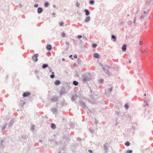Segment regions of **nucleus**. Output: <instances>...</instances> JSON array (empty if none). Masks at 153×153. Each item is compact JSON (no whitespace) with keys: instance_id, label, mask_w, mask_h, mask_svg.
I'll use <instances>...</instances> for the list:
<instances>
[{"instance_id":"f257e3e1","label":"nucleus","mask_w":153,"mask_h":153,"mask_svg":"<svg viewBox=\"0 0 153 153\" xmlns=\"http://www.w3.org/2000/svg\"><path fill=\"white\" fill-rule=\"evenodd\" d=\"M91 74L89 73L85 74L83 75L82 80L84 82L89 81L91 79Z\"/></svg>"},{"instance_id":"f03ea898","label":"nucleus","mask_w":153,"mask_h":153,"mask_svg":"<svg viewBox=\"0 0 153 153\" xmlns=\"http://www.w3.org/2000/svg\"><path fill=\"white\" fill-rule=\"evenodd\" d=\"M39 54L36 53L32 57V60L35 62H37L38 61V57L39 56Z\"/></svg>"},{"instance_id":"7ed1b4c3","label":"nucleus","mask_w":153,"mask_h":153,"mask_svg":"<svg viewBox=\"0 0 153 153\" xmlns=\"http://www.w3.org/2000/svg\"><path fill=\"white\" fill-rule=\"evenodd\" d=\"M101 66L102 67V68L105 73L106 74H109V72L108 71V69L109 68V67L107 66H105L104 67L102 65H101Z\"/></svg>"},{"instance_id":"20e7f679","label":"nucleus","mask_w":153,"mask_h":153,"mask_svg":"<svg viewBox=\"0 0 153 153\" xmlns=\"http://www.w3.org/2000/svg\"><path fill=\"white\" fill-rule=\"evenodd\" d=\"M58 97L57 96H54L52 98L49 99L50 101L51 102H55L58 100Z\"/></svg>"},{"instance_id":"39448f33","label":"nucleus","mask_w":153,"mask_h":153,"mask_svg":"<svg viewBox=\"0 0 153 153\" xmlns=\"http://www.w3.org/2000/svg\"><path fill=\"white\" fill-rule=\"evenodd\" d=\"M5 141L3 140H0V149L4 148L5 146L4 145V143Z\"/></svg>"},{"instance_id":"423d86ee","label":"nucleus","mask_w":153,"mask_h":153,"mask_svg":"<svg viewBox=\"0 0 153 153\" xmlns=\"http://www.w3.org/2000/svg\"><path fill=\"white\" fill-rule=\"evenodd\" d=\"M109 144L108 143H105L104 145V149L105 150V152H107L108 151V149L109 147Z\"/></svg>"},{"instance_id":"0eeeda50","label":"nucleus","mask_w":153,"mask_h":153,"mask_svg":"<svg viewBox=\"0 0 153 153\" xmlns=\"http://www.w3.org/2000/svg\"><path fill=\"white\" fill-rule=\"evenodd\" d=\"M149 112L147 111H145V113L144 114H142V116L144 117H149L150 115L149 114Z\"/></svg>"},{"instance_id":"6e6552de","label":"nucleus","mask_w":153,"mask_h":153,"mask_svg":"<svg viewBox=\"0 0 153 153\" xmlns=\"http://www.w3.org/2000/svg\"><path fill=\"white\" fill-rule=\"evenodd\" d=\"M30 93L29 92H25L23 94V96L24 97H26L30 96Z\"/></svg>"},{"instance_id":"1a4fd4ad","label":"nucleus","mask_w":153,"mask_h":153,"mask_svg":"<svg viewBox=\"0 0 153 153\" xmlns=\"http://www.w3.org/2000/svg\"><path fill=\"white\" fill-rule=\"evenodd\" d=\"M65 89L64 88H63L60 92V95H62L65 94Z\"/></svg>"},{"instance_id":"9d476101","label":"nucleus","mask_w":153,"mask_h":153,"mask_svg":"<svg viewBox=\"0 0 153 153\" xmlns=\"http://www.w3.org/2000/svg\"><path fill=\"white\" fill-rule=\"evenodd\" d=\"M79 103L80 104V105H81L82 108H84L86 107V106L85 103L83 102L80 101L79 102Z\"/></svg>"},{"instance_id":"9b49d317","label":"nucleus","mask_w":153,"mask_h":153,"mask_svg":"<svg viewBox=\"0 0 153 153\" xmlns=\"http://www.w3.org/2000/svg\"><path fill=\"white\" fill-rule=\"evenodd\" d=\"M43 11V9L41 7H39L37 9V12L38 13L40 14Z\"/></svg>"},{"instance_id":"f8f14e48","label":"nucleus","mask_w":153,"mask_h":153,"mask_svg":"<svg viewBox=\"0 0 153 153\" xmlns=\"http://www.w3.org/2000/svg\"><path fill=\"white\" fill-rule=\"evenodd\" d=\"M14 123V120H11L10 121L9 125L8 127H10L12 126Z\"/></svg>"},{"instance_id":"ddd939ff","label":"nucleus","mask_w":153,"mask_h":153,"mask_svg":"<svg viewBox=\"0 0 153 153\" xmlns=\"http://www.w3.org/2000/svg\"><path fill=\"white\" fill-rule=\"evenodd\" d=\"M127 48V45L126 44L123 45L122 47V50L123 51H125L126 50Z\"/></svg>"},{"instance_id":"4468645a","label":"nucleus","mask_w":153,"mask_h":153,"mask_svg":"<svg viewBox=\"0 0 153 153\" xmlns=\"http://www.w3.org/2000/svg\"><path fill=\"white\" fill-rule=\"evenodd\" d=\"M48 51H50L51 50L52 47L51 45H47L46 47Z\"/></svg>"},{"instance_id":"2eb2a0df","label":"nucleus","mask_w":153,"mask_h":153,"mask_svg":"<svg viewBox=\"0 0 153 153\" xmlns=\"http://www.w3.org/2000/svg\"><path fill=\"white\" fill-rule=\"evenodd\" d=\"M54 83L55 85H58L60 84L61 82L59 80H56L55 81Z\"/></svg>"},{"instance_id":"dca6fc26","label":"nucleus","mask_w":153,"mask_h":153,"mask_svg":"<svg viewBox=\"0 0 153 153\" xmlns=\"http://www.w3.org/2000/svg\"><path fill=\"white\" fill-rule=\"evenodd\" d=\"M51 110L53 114H56L57 113V109L56 108H52Z\"/></svg>"},{"instance_id":"f3484780","label":"nucleus","mask_w":153,"mask_h":153,"mask_svg":"<svg viewBox=\"0 0 153 153\" xmlns=\"http://www.w3.org/2000/svg\"><path fill=\"white\" fill-rule=\"evenodd\" d=\"M84 12H85V14L86 16H88L90 14L89 11L87 9H85Z\"/></svg>"},{"instance_id":"a211bd4d","label":"nucleus","mask_w":153,"mask_h":153,"mask_svg":"<svg viewBox=\"0 0 153 153\" xmlns=\"http://www.w3.org/2000/svg\"><path fill=\"white\" fill-rule=\"evenodd\" d=\"M48 65L47 64H43L42 66V67L43 69H45V68L48 67Z\"/></svg>"},{"instance_id":"6ab92c4d","label":"nucleus","mask_w":153,"mask_h":153,"mask_svg":"<svg viewBox=\"0 0 153 153\" xmlns=\"http://www.w3.org/2000/svg\"><path fill=\"white\" fill-rule=\"evenodd\" d=\"M90 16H87L85 19V22H88L90 20Z\"/></svg>"},{"instance_id":"aec40b11","label":"nucleus","mask_w":153,"mask_h":153,"mask_svg":"<svg viewBox=\"0 0 153 153\" xmlns=\"http://www.w3.org/2000/svg\"><path fill=\"white\" fill-rule=\"evenodd\" d=\"M77 96L76 95H73L72 96V100L75 101L76 99Z\"/></svg>"},{"instance_id":"412c9836","label":"nucleus","mask_w":153,"mask_h":153,"mask_svg":"<svg viewBox=\"0 0 153 153\" xmlns=\"http://www.w3.org/2000/svg\"><path fill=\"white\" fill-rule=\"evenodd\" d=\"M69 125L71 127L73 128L75 126V124L71 122L69 123Z\"/></svg>"},{"instance_id":"4be33fe9","label":"nucleus","mask_w":153,"mask_h":153,"mask_svg":"<svg viewBox=\"0 0 153 153\" xmlns=\"http://www.w3.org/2000/svg\"><path fill=\"white\" fill-rule=\"evenodd\" d=\"M51 127L52 128L54 129L56 128V125L52 123L51 124Z\"/></svg>"},{"instance_id":"5701e85b","label":"nucleus","mask_w":153,"mask_h":153,"mask_svg":"<svg viewBox=\"0 0 153 153\" xmlns=\"http://www.w3.org/2000/svg\"><path fill=\"white\" fill-rule=\"evenodd\" d=\"M94 56L96 58H99V55L97 53H95L94 54Z\"/></svg>"},{"instance_id":"b1692460","label":"nucleus","mask_w":153,"mask_h":153,"mask_svg":"<svg viewBox=\"0 0 153 153\" xmlns=\"http://www.w3.org/2000/svg\"><path fill=\"white\" fill-rule=\"evenodd\" d=\"M73 84L75 85V86H77L78 85L79 83L78 82L76 81H74L73 82Z\"/></svg>"},{"instance_id":"393cba45","label":"nucleus","mask_w":153,"mask_h":153,"mask_svg":"<svg viewBox=\"0 0 153 153\" xmlns=\"http://www.w3.org/2000/svg\"><path fill=\"white\" fill-rule=\"evenodd\" d=\"M148 101L147 100H144V104H143L144 106L145 107L146 105H148Z\"/></svg>"},{"instance_id":"a878e982","label":"nucleus","mask_w":153,"mask_h":153,"mask_svg":"<svg viewBox=\"0 0 153 153\" xmlns=\"http://www.w3.org/2000/svg\"><path fill=\"white\" fill-rule=\"evenodd\" d=\"M49 5V3L47 1L44 3V6L45 7H47Z\"/></svg>"},{"instance_id":"bb28decb","label":"nucleus","mask_w":153,"mask_h":153,"mask_svg":"<svg viewBox=\"0 0 153 153\" xmlns=\"http://www.w3.org/2000/svg\"><path fill=\"white\" fill-rule=\"evenodd\" d=\"M55 75L54 74V72H52V74L50 75V77L51 78H53L54 77Z\"/></svg>"},{"instance_id":"cd10ccee","label":"nucleus","mask_w":153,"mask_h":153,"mask_svg":"<svg viewBox=\"0 0 153 153\" xmlns=\"http://www.w3.org/2000/svg\"><path fill=\"white\" fill-rule=\"evenodd\" d=\"M27 138V137L26 135H23L21 136V138L23 140H25Z\"/></svg>"},{"instance_id":"c85d7f7f","label":"nucleus","mask_w":153,"mask_h":153,"mask_svg":"<svg viewBox=\"0 0 153 153\" xmlns=\"http://www.w3.org/2000/svg\"><path fill=\"white\" fill-rule=\"evenodd\" d=\"M125 145H126V146H128L130 145V143L129 142H128V141H126L125 143Z\"/></svg>"},{"instance_id":"c756f323","label":"nucleus","mask_w":153,"mask_h":153,"mask_svg":"<svg viewBox=\"0 0 153 153\" xmlns=\"http://www.w3.org/2000/svg\"><path fill=\"white\" fill-rule=\"evenodd\" d=\"M111 39H114V41H115V40L116 39V37L115 36L112 35L111 36Z\"/></svg>"},{"instance_id":"7c9ffc66","label":"nucleus","mask_w":153,"mask_h":153,"mask_svg":"<svg viewBox=\"0 0 153 153\" xmlns=\"http://www.w3.org/2000/svg\"><path fill=\"white\" fill-rule=\"evenodd\" d=\"M7 123H5L3 126V127H2V130H4L5 129L6 127V126H7Z\"/></svg>"},{"instance_id":"2f4dec72","label":"nucleus","mask_w":153,"mask_h":153,"mask_svg":"<svg viewBox=\"0 0 153 153\" xmlns=\"http://www.w3.org/2000/svg\"><path fill=\"white\" fill-rule=\"evenodd\" d=\"M94 3V0H91L89 2L90 4H93Z\"/></svg>"},{"instance_id":"473e14b6","label":"nucleus","mask_w":153,"mask_h":153,"mask_svg":"<svg viewBox=\"0 0 153 153\" xmlns=\"http://www.w3.org/2000/svg\"><path fill=\"white\" fill-rule=\"evenodd\" d=\"M124 107L126 110L128 109V105L127 104H126L125 105Z\"/></svg>"},{"instance_id":"72a5a7b5","label":"nucleus","mask_w":153,"mask_h":153,"mask_svg":"<svg viewBox=\"0 0 153 153\" xmlns=\"http://www.w3.org/2000/svg\"><path fill=\"white\" fill-rule=\"evenodd\" d=\"M89 131L91 133H94V131L92 128H89Z\"/></svg>"},{"instance_id":"f704fd0d","label":"nucleus","mask_w":153,"mask_h":153,"mask_svg":"<svg viewBox=\"0 0 153 153\" xmlns=\"http://www.w3.org/2000/svg\"><path fill=\"white\" fill-rule=\"evenodd\" d=\"M34 128H35L34 126L33 125H32L31 127V130L32 131H34Z\"/></svg>"},{"instance_id":"c9c22d12","label":"nucleus","mask_w":153,"mask_h":153,"mask_svg":"<svg viewBox=\"0 0 153 153\" xmlns=\"http://www.w3.org/2000/svg\"><path fill=\"white\" fill-rule=\"evenodd\" d=\"M132 150H127L126 151L127 153H132Z\"/></svg>"},{"instance_id":"e433bc0d","label":"nucleus","mask_w":153,"mask_h":153,"mask_svg":"<svg viewBox=\"0 0 153 153\" xmlns=\"http://www.w3.org/2000/svg\"><path fill=\"white\" fill-rule=\"evenodd\" d=\"M104 81V80L103 79H100V80H99V82L100 83H102Z\"/></svg>"},{"instance_id":"4c0bfd02","label":"nucleus","mask_w":153,"mask_h":153,"mask_svg":"<svg viewBox=\"0 0 153 153\" xmlns=\"http://www.w3.org/2000/svg\"><path fill=\"white\" fill-rule=\"evenodd\" d=\"M113 88L112 87H111L108 89V91L110 93L112 90Z\"/></svg>"},{"instance_id":"58836bf2","label":"nucleus","mask_w":153,"mask_h":153,"mask_svg":"<svg viewBox=\"0 0 153 153\" xmlns=\"http://www.w3.org/2000/svg\"><path fill=\"white\" fill-rule=\"evenodd\" d=\"M132 24V22L131 21H129L128 22V25H131Z\"/></svg>"},{"instance_id":"ea45409f","label":"nucleus","mask_w":153,"mask_h":153,"mask_svg":"<svg viewBox=\"0 0 153 153\" xmlns=\"http://www.w3.org/2000/svg\"><path fill=\"white\" fill-rule=\"evenodd\" d=\"M48 69H49V72H51V71H52V69L49 66V67H48Z\"/></svg>"},{"instance_id":"a19ab883","label":"nucleus","mask_w":153,"mask_h":153,"mask_svg":"<svg viewBox=\"0 0 153 153\" xmlns=\"http://www.w3.org/2000/svg\"><path fill=\"white\" fill-rule=\"evenodd\" d=\"M94 123L96 124H97L98 123V121L96 119H95Z\"/></svg>"},{"instance_id":"79ce46f5","label":"nucleus","mask_w":153,"mask_h":153,"mask_svg":"<svg viewBox=\"0 0 153 153\" xmlns=\"http://www.w3.org/2000/svg\"><path fill=\"white\" fill-rule=\"evenodd\" d=\"M97 46V45L96 44H94L92 45V47L93 48H95Z\"/></svg>"},{"instance_id":"37998d69","label":"nucleus","mask_w":153,"mask_h":153,"mask_svg":"<svg viewBox=\"0 0 153 153\" xmlns=\"http://www.w3.org/2000/svg\"><path fill=\"white\" fill-rule=\"evenodd\" d=\"M120 112H118V111H116V112H115V114L117 115H120Z\"/></svg>"},{"instance_id":"c03bdc74","label":"nucleus","mask_w":153,"mask_h":153,"mask_svg":"<svg viewBox=\"0 0 153 153\" xmlns=\"http://www.w3.org/2000/svg\"><path fill=\"white\" fill-rule=\"evenodd\" d=\"M65 35V33H62V37H64Z\"/></svg>"},{"instance_id":"a18cd8bd","label":"nucleus","mask_w":153,"mask_h":153,"mask_svg":"<svg viewBox=\"0 0 153 153\" xmlns=\"http://www.w3.org/2000/svg\"><path fill=\"white\" fill-rule=\"evenodd\" d=\"M63 25V23L62 22H60L59 23V26H62Z\"/></svg>"},{"instance_id":"49530a36","label":"nucleus","mask_w":153,"mask_h":153,"mask_svg":"<svg viewBox=\"0 0 153 153\" xmlns=\"http://www.w3.org/2000/svg\"><path fill=\"white\" fill-rule=\"evenodd\" d=\"M66 45L67 46H69L70 45V43L69 42H65Z\"/></svg>"},{"instance_id":"de8ad7c7","label":"nucleus","mask_w":153,"mask_h":153,"mask_svg":"<svg viewBox=\"0 0 153 153\" xmlns=\"http://www.w3.org/2000/svg\"><path fill=\"white\" fill-rule=\"evenodd\" d=\"M144 17H145V16H144L143 15H142L140 16V19H142L144 18Z\"/></svg>"},{"instance_id":"09e8293b","label":"nucleus","mask_w":153,"mask_h":153,"mask_svg":"<svg viewBox=\"0 0 153 153\" xmlns=\"http://www.w3.org/2000/svg\"><path fill=\"white\" fill-rule=\"evenodd\" d=\"M80 5V4L78 2H77L76 3V6L77 7H79V6Z\"/></svg>"},{"instance_id":"8fccbe9b","label":"nucleus","mask_w":153,"mask_h":153,"mask_svg":"<svg viewBox=\"0 0 153 153\" xmlns=\"http://www.w3.org/2000/svg\"><path fill=\"white\" fill-rule=\"evenodd\" d=\"M77 37L78 39H80L82 37V36L81 35H78L77 36Z\"/></svg>"},{"instance_id":"3c124183","label":"nucleus","mask_w":153,"mask_h":153,"mask_svg":"<svg viewBox=\"0 0 153 153\" xmlns=\"http://www.w3.org/2000/svg\"><path fill=\"white\" fill-rule=\"evenodd\" d=\"M141 52L142 53H145L146 52V51L145 50H142V51H141Z\"/></svg>"},{"instance_id":"603ef678","label":"nucleus","mask_w":153,"mask_h":153,"mask_svg":"<svg viewBox=\"0 0 153 153\" xmlns=\"http://www.w3.org/2000/svg\"><path fill=\"white\" fill-rule=\"evenodd\" d=\"M139 44L140 45H142L143 44V42L142 41H140Z\"/></svg>"},{"instance_id":"864d4df0","label":"nucleus","mask_w":153,"mask_h":153,"mask_svg":"<svg viewBox=\"0 0 153 153\" xmlns=\"http://www.w3.org/2000/svg\"><path fill=\"white\" fill-rule=\"evenodd\" d=\"M34 6L35 7H38V5L37 4H36L34 5Z\"/></svg>"},{"instance_id":"5fc2aeb1","label":"nucleus","mask_w":153,"mask_h":153,"mask_svg":"<svg viewBox=\"0 0 153 153\" xmlns=\"http://www.w3.org/2000/svg\"><path fill=\"white\" fill-rule=\"evenodd\" d=\"M22 103H23V104H22V106L24 105V104H25V102H23V101H21V102H21V104H22Z\"/></svg>"},{"instance_id":"6e6d98bb","label":"nucleus","mask_w":153,"mask_h":153,"mask_svg":"<svg viewBox=\"0 0 153 153\" xmlns=\"http://www.w3.org/2000/svg\"><path fill=\"white\" fill-rule=\"evenodd\" d=\"M77 140L78 141H80L82 140V139L80 138H78L77 139Z\"/></svg>"},{"instance_id":"4d7b16f0","label":"nucleus","mask_w":153,"mask_h":153,"mask_svg":"<svg viewBox=\"0 0 153 153\" xmlns=\"http://www.w3.org/2000/svg\"><path fill=\"white\" fill-rule=\"evenodd\" d=\"M74 57L75 58H76L77 57V56L76 55V54H75L74 56Z\"/></svg>"},{"instance_id":"13d9d810","label":"nucleus","mask_w":153,"mask_h":153,"mask_svg":"<svg viewBox=\"0 0 153 153\" xmlns=\"http://www.w3.org/2000/svg\"><path fill=\"white\" fill-rule=\"evenodd\" d=\"M88 152H90V153H93L92 151L90 150H89Z\"/></svg>"},{"instance_id":"bf43d9fd","label":"nucleus","mask_w":153,"mask_h":153,"mask_svg":"<svg viewBox=\"0 0 153 153\" xmlns=\"http://www.w3.org/2000/svg\"><path fill=\"white\" fill-rule=\"evenodd\" d=\"M19 5L21 7H22V4H19Z\"/></svg>"},{"instance_id":"052dcab7","label":"nucleus","mask_w":153,"mask_h":153,"mask_svg":"<svg viewBox=\"0 0 153 153\" xmlns=\"http://www.w3.org/2000/svg\"><path fill=\"white\" fill-rule=\"evenodd\" d=\"M134 22L135 24V18H134Z\"/></svg>"},{"instance_id":"680f3d73","label":"nucleus","mask_w":153,"mask_h":153,"mask_svg":"<svg viewBox=\"0 0 153 153\" xmlns=\"http://www.w3.org/2000/svg\"><path fill=\"white\" fill-rule=\"evenodd\" d=\"M52 14L53 16H54L55 15V13H52Z\"/></svg>"},{"instance_id":"e2e57ef3","label":"nucleus","mask_w":153,"mask_h":153,"mask_svg":"<svg viewBox=\"0 0 153 153\" xmlns=\"http://www.w3.org/2000/svg\"><path fill=\"white\" fill-rule=\"evenodd\" d=\"M62 60L63 61H65V59L64 58H62Z\"/></svg>"},{"instance_id":"0e129e2a","label":"nucleus","mask_w":153,"mask_h":153,"mask_svg":"<svg viewBox=\"0 0 153 153\" xmlns=\"http://www.w3.org/2000/svg\"><path fill=\"white\" fill-rule=\"evenodd\" d=\"M128 62L129 63H131V60H129Z\"/></svg>"},{"instance_id":"69168bd1","label":"nucleus","mask_w":153,"mask_h":153,"mask_svg":"<svg viewBox=\"0 0 153 153\" xmlns=\"http://www.w3.org/2000/svg\"><path fill=\"white\" fill-rule=\"evenodd\" d=\"M72 56V55H70L69 56V57L70 58H71Z\"/></svg>"},{"instance_id":"338daca9","label":"nucleus","mask_w":153,"mask_h":153,"mask_svg":"<svg viewBox=\"0 0 153 153\" xmlns=\"http://www.w3.org/2000/svg\"><path fill=\"white\" fill-rule=\"evenodd\" d=\"M144 13L146 14V13H147V12H146V11H144Z\"/></svg>"},{"instance_id":"774afa93","label":"nucleus","mask_w":153,"mask_h":153,"mask_svg":"<svg viewBox=\"0 0 153 153\" xmlns=\"http://www.w3.org/2000/svg\"><path fill=\"white\" fill-rule=\"evenodd\" d=\"M53 7H55V5H53Z\"/></svg>"}]
</instances>
